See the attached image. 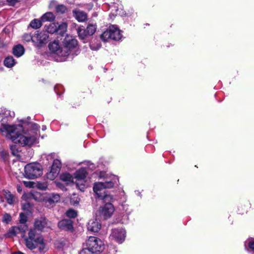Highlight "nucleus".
<instances>
[{"mask_svg":"<svg viewBox=\"0 0 254 254\" xmlns=\"http://www.w3.org/2000/svg\"><path fill=\"white\" fill-rule=\"evenodd\" d=\"M118 182V178L115 175H111L109 178H106L104 183L98 182L94 184L93 191L98 197L102 198L104 201L111 200L112 196L106 194L105 190L106 188H112Z\"/></svg>","mask_w":254,"mask_h":254,"instance_id":"5","label":"nucleus"},{"mask_svg":"<svg viewBox=\"0 0 254 254\" xmlns=\"http://www.w3.org/2000/svg\"><path fill=\"white\" fill-rule=\"evenodd\" d=\"M23 184L26 187L29 188H35V182L32 181H23Z\"/></svg>","mask_w":254,"mask_h":254,"instance_id":"32","label":"nucleus"},{"mask_svg":"<svg viewBox=\"0 0 254 254\" xmlns=\"http://www.w3.org/2000/svg\"><path fill=\"white\" fill-rule=\"evenodd\" d=\"M42 22H43L41 21V19H34L30 22V25L32 28L38 29L41 27Z\"/></svg>","mask_w":254,"mask_h":254,"instance_id":"23","label":"nucleus"},{"mask_svg":"<svg viewBox=\"0 0 254 254\" xmlns=\"http://www.w3.org/2000/svg\"><path fill=\"white\" fill-rule=\"evenodd\" d=\"M100 38L104 42L110 39L117 41L121 39L122 34L121 31L117 26L112 25L101 35Z\"/></svg>","mask_w":254,"mask_h":254,"instance_id":"8","label":"nucleus"},{"mask_svg":"<svg viewBox=\"0 0 254 254\" xmlns=\"http://www.w3.org/2000/svg\"><path fill=\"white\" fill-rule=\"evenodd\" d=\"M4 3V2H0V6L3 5Z\"/></svg>","mask_w":254,"mask_h":254,"instance_id":"43","label":"nucleus"},{"mask_svg":"<svg viewBox=\"0 0 254 254\" xmlns=\"http://www.w3.org/2000/svg\"><path fill=\"white\" fill-rule=\"evenodd\" d=\"M56 183V185L57 186H59L60 187V183H58V182H55Z\"/></svg>","mask_w":254,"mask_h":254,"instance_id":"44","label":"nucleus"},{"mask_svg":"<svg viewBox=\"0 0 254 254\" xmlns=\"http://www.w3.org/2000/svg\"><path fill=\"white\" fill-rule=\"evenodd\" d=\"M74 16L79 22H83L87 18L86 14L82 11L75 10L73 11Z\"/></svg>","mask_w":254,"mask_h":254,"instance_id":"16","label":"nucleus"},{"mask_svg":"<svg viewBox=\"0 0 254 254\" xmlns=\"http://www.w3.org/2000/svg\"><path fill=\"white\" fill-rule=\"evenodd\" d=\"M66 215L70 218H75L77 216V212L73 209H69L66 212Z\"/></svg>","mask_w":254,"mask_h":254,"instance_id":"28","label":"nucleus"},{"mask_svg":"<svg viewBox=\"0 0 254 254\" xmlns=\"http://www.w3.org/2000/svg\"><path fill=\"white\" fill-rule=\"evenodd\" d=\"M35 188L41 190H45L47 188V186L45 183L37 182L35 183Z\"/></svg>","mask_w":254,"mask_h":254,"instance_id":"30","label":"nucleus"},{"mask_svg":"<svg viewBox=\"0 0 254 254\" xmlns=\"http://www.w3.org/2000/svg\"><path fill=\"white\" fill-rule=\"evenodd\" d=\"M101 45L100 43H97L96 44L92 42L90 45V47L92 50L97 51L99 50Z\"/></svg>","mask_w":254,"mask_h":254,"instance_id":"33","label":"nucleus"},{"mask_svg":"<svg viewBox=\"0 0 254 254\" xmlns=\"http://www.w3.org/2000/svg\"><path fill=\"white\" fill-rule=\"evenodd\" d=\"M118 14V10H117L116 14Z\"/></svg>","mask_w":254,"mask_h":254,"instance_id":"48","label":"nucleus"},{"mask_svg":"<svg viewBox=\"0 0 254 254\" xmlns=\"http://www.w3.org/2000/svg\"><path fill=\"white\" fill-rule=\"evenodd\" d=\"M58 226L63 230H70L72 229V222L70 219H64L59 222Z\"/></svg>","mask_w":254,"mask_h":254,"instance_id":"15","label":"nucleus"},{"mask_svg":"<svg viewBox=\"0 0 254 254\" xmlns=\"http://www.w3.org/2000/svg\"><path fill=\"white\" fill-rule=\"evenodd\" d=\"M86 175L87 172L85 169L81 168L75 172L74 177L70 174L65 173L61 175L60 178L67 184H75L77 188L83 191L89 185L86 179Z\"/></svg>","mask_w":254,"mask_h":254,"instance_id":"4","label":"nucleus"},{"mask_svg":"<svg viewBox=\"0 0 254 254\" xmlns=\"http://www.w3.org/2000/svg\"><path fill=\"white\" fill-rule=\"evenodd\" d=\"M60 200V196L58 194H52L44 199L45 204L48 207L52 206V204L58 202Z\"/></svg>","mask_w":254,"mask_h":254,"instance_id":"13","label":"nucleus"},{"mask_svg":"<svg viewBox=\"0 0 254 254\" xmlns=\"http://www.w3.org/2000/svg\"><path fill=\"white\" fill-rule=\"evenodd\" d=\"M60 164H61V163L59 160H55L52 168L56 169L57 168V167H59V169H60Z\"/></svg>","mask_w":254,"mask_h":254,"instance_id":"36","label":"nucleus"},{"mask_svg":"<svg viewBox=\"0 0 254 254\" xmlns=\"http://www.w3.org/2000/svg\"><path fill=\"white\" fill-rule=\"evenodd\" d=\"M24 230L23 228H21L19 227L14 226L9 229L7 235L9 237H12L15 236L21 232H24Z\"/></svg>","mask_w":254,"mask_h":254,"instance_id":"18","label":"nucleus"},{"mask_svg":"<svg viewBox=\"0 0 254 254\" xmlns=\"http://www.w3.org/2000/svg\"><path fill=\"white\" fill-rule=\"evenodd\" d=\"M86 33L89 36H91L94 34L96 30V25L95 24H89L86 28Z\"/></svg>","mask_w":254,"mask_h":254,"instance_id":"24","label":"nucleus"},{"mask_svg":"<svg viewBox=\"0 0 254 254\" xmlns=\"http://www.w3.org/2000/svg\"><path fill=\"white\" fill-rule=\"evenodd\" d=\"M56 11L57 12L64 13L66 11V7L64 5H58L56 6Z\"/></svg>","mask_w":254,"mask_h":254,"instance_id":"29","label":"nucleus"},{"mask_svg":"<svg viewBox=\"0 0 254 254\" xmlns=\"http://www.w3.org/2000/svg\"><path fill=\"white\" fill-rule=\"evenodd\" d=\"M77 33L79 38L81 39H84L87 36H89L86 33V30L82 28V27L78 28L77 30Z\"/></svg>","mask_w":254,"mask_h":254,"instance_id":"25","label":"nucleus"},{"mask_svg":"<svg viewBox=\"0 0 254 254\" xmlns=\"http://www.w3.org/2000/svg\"><path fill=\"white\" fill-rule=\"evenodd\" d=\"M115 211L113 205L110 203H106L104 205L100 206L98 212L100 217L103 219L110 218Z\"/></svg>","mask_w":254,"mask_h":254,"instance_id":"10","label":"nucleus"},{"mask_svg":"<svg viewBox=\"0 0 254 254\" xmlns=\"http://www.w3.org/2000/svg\"><path fill=\"white\" fill-rule=\"evenodd\" d=\"M87 227L88 231L97 232L100 229L101 225L99 219L94 218L89 220Z\"/></svg>","mask_w":254,"mask_h":254,"instance_id":"12","label":"nucleus"},{"mask_svg":"<svg viewBox=\"0 0 254 254\" xmlns=\"http://www.w3.org/2000/svg\"><path fill=\"white\" fill-rule=\"evenodd\" d=\"M11 150H12V149H13V146H11Z\"/></svg>","mask_w":254,"mask_h":254,"instance_id":"47","label":"nucleus"},{"mask_svg":"<svg viewBox=\"0 0 254 254\" xmlns=\"http://www.w3.org/2000/svg\"><path fill=\"white\" fill-rule=\"evenodd\" d=\"M73 197H74V198L72 197L71 198L70 202L73 205H76V204H78L79 202V198L77 197H76L75 196V195H73Z\"/></svg>","mask_w":254,"mask_h":254,"instance_id":"35","label":"nucleus"},{"mask_svg":"<svg viewBox=\"0 0 254 254\" xmlns=\"http://www.w3.org/2000/svg\"><path fill=\"white\" fill-rule=\"evenodd\" d=\"M2 222L5 223H8L11 220V217L10 214L5 213L2 217Z\"/></svg>","mask_w":254,"mask_h":254,"instance_id":"31","label":"nucleus"},{"mask_svg":"<svg viewBox=\"0 0 254 254\" xmlns=\"http://www.w3.org/2000/svg\"><path fill=\"white\" fill-rule=\"evenodd\" d=\"M32 194L24 193L22 196V199L24 200L27 201L28 199L32 196Z\"/></svg>","mask_w":254,"mask_h":254,"instance_id":"37","label":"nucleus"},{"mask_svg":"<svg viewBox=\"0 0 254 254\" xmlns=\"http://www.w3.org/2000/svg\"><path fill=\"white\" fill-rule=\"evenodd\" d=\"M10 5H13L18 0H6Z\"/></svg>","mask_w":254,"mask_h":254,"instance_id":"39","label":"nucleus"},{"mask_svg":"<svg viewBox=\"0 0 254 254\" xmlns=\"http://www.w3.org/2000/svg\"><path fill=\"white\" fill-rule=\"evenodd\" d=\"M15 64L14 59L12 57H8L4 60V64L7 67H11Z\"/></svg>","mask_w":254,"mask_h":254,"instance_id":"22","label":"nucleus"},{"mask_svg":"<svg viewBox=\"0 0 254 254\" xmlns=\"http://www.w3.org/2000/svg\"><path fill=\"white\" fill-rule=\"evenodd\" d=\"M3 195L9 204H13L17 201V198L8 190H3Z\"/></svg>","mask_w":254,"mask_h":254,"instance_id":"14","label":"nucleus"},{"mask_svg":"<svg viewBox=\"0 0 254 254\" xmlns=\"http://www.w3.org/2000/svg\"><path fill=\"white\" fill-rule=\"evenodd\" d=\"M49 34L45 31H37L32 37H29L35 45L38 47H41L43 44L47 43L48 41Z\"/></svg>","mask_w":254,"mask_h":254,"instance_id":"9","label":"nucleus"},{"mask_svg":"<svg viewBox=\"0 0 254 254\" xmlns=\"http://www.w3.org/2000/svg\"><path fill=\"white\" fill-rule=\"evenodd\" d=\"M122 207V209L124 210L125 211L127 212L128 210V205L126 204H123L121 205Z\"/></svg>","mask_w":254,"mask_h":254,"instance_id":"38","label":"nucleus"},{"mask_svg":"<svg viewBox=\"0 0 254 254\" xmlns=\"http://www.w3.org/2000/svg\"><path fill=\"white\" fill-rule=\"evenodd\" d=\"M14 115L13 112L7 109L1 111V132L14 143H19L22 146H31L36 143L39 136L40 127L35 123H31L28 125L29 129L24 131L21 125H9L4 123L6 120L12 118Z\"/></svg>","mask_w":254,"mask_h":254,"instance_id":"1","label":"nucleus"},{"mask_svg":"<svg viewBox=\"0 0 254 254\" xmlns=\"http://www.w3.org/2000/svg\"><path fill=\"white\" fill-rule=\"evenodd\" d=\"M47 225V223L45 219L35 221L34 228L29 231L28 237L25 239V245L28 249L33 250L38 248L42 253H45L48 250L44 238L38 233V231L42 230Z\"/></svg>","mask_w":254,"mask_h":254,"instance_id":"3","label":"nucleus"},{"mask_svg":"<svg viewBox=\"0 0 254 254\" xmlns=\"http://www.w3.org/2000/svg\"><path fill=\"white\" fill-rule=\"evenodd\" d=\"M42 166L37 163H29L24 168V176L28 179H34L42 175Z\"/></svg>","mask_w":254,"mask_h":254,"instance_id":"7","label":"nucleus"},{"mask_svg":"<svg viewBox=\"0 0 254 254\" xmlns=\"http://www.w3.org/2000/svg\"><path fill=\"white\" fill-rule=\"evenodd\" d=\"M30 207V204L29 203H26L25 204H23V209H26Z\"/></svg>","mask_w":254,"mask_h":254,"instance_id":"40","label":"nucleus"},{"mask_svg":"<svg viewBox=\"0 0 254 254\" xmlns=\"http://www.w3.org/2000/svg\"><path fill=\"white\" fill-rule=\"evenodd\" d=\"M12 153L14 155H16V154L14 153V152L12 150Z\"/></svg>","mask_w":254,"mask_h":254,"instance_id":"46","label":"nucleus"},{"mask_svg":"<svg viewBox=\"0 0 254 254\" xmlns=\"http://www.w3.org/2000/svg\"><path fill=\"white\" fill-rule=\"evenodd\" d=\"M67 24L65 22H62L61 24L58 23V31L60 34H63L64 33L67 29Z\"/></svg>","mask_w":254,"mask_h":254,"instance_id":"26","label":"nucleus"},{"mask_svg":"<svg viewBox=\"0 0 254 254\" xmlns=\"http://www.w3.org/2000/svg\"><path fill=\"white\" fill-rule=\"evenodd\" d=\"M22 189L21 186H20V185H17V191L19 192H21L22 191Z\"/></svg>","mask_w":254,"mask_h":254,"instance_id":"41","label":"nucleus"},{"mask_svg":"<svg viewBox=\"0 0 254 254\" xmlns=\"http://www.w3.org/2000/svg\"><path fill=\"white\" fill-rule=\"evenodd\" d=\"M247 245L249 248L254 252V240L251 239L245 242V247L247 248Z\"/></svg>","mask_w":254,"mask_h":254,"instance_id":"27","label":"nucleus"},{"mask_svg":"<svg viewBox=\"0 0 254 254\" xmlns=\"http://www.w3.org/2000/svg\"><path fill=\"white\" fill-rule=\"evenodd\" d=\"M13 254H24L19 251V252H16V253H14Z\"/></svg>","mask_w":254,"mask_h":254,"instance_id":"42","label":"nucleus"},{"mask_svg":"<svg viewBox=\"0 0 254 254\" xmlns=\"http://www.w3.org/2000/svg\"><path fill=\"white\" fill-rule=\"evenodd\" d=\"M50 52L59 62L65 61L69 57L77 55L79 49L77 40L70 35H67L60 44L58 40H55L49 45Z\"/></svg>","mask_w":254,"mask_h":254,"instance_id":"2","label":"nucleus"},{"mask_svg":"<svg viewBox=\"0 0 254 254\" xmlns=\"http://www.w3.org/2000/svg\"><path fill=\"white\" fill-rule=\"evenodd\" d=\"M55 19V16L54 14L51 12H47L43 14L41 17V19L43 22H52L54 21Z\"/></svg>","mask_w":254,"mask_h":254,"instance_id":"17","label":"nucleus"},{"mask_svg":"<svg viewBox=\"0 0 254 254\" xmlns=\"http://www.w3.org/2000/svg\"><path fill=\"white\" fill-rule=\"evenodd\" d=\"M58 23H52L47 27L46 32L49 33H54L58 31Z\"/></svg>","mask_w":254,"mask_h":254,"instance_id":"20","label":"nucleus"},{"mask_svg":"<svg viewBox=\"0 0 254 254\" xmlns=\"http://www.w3.org/2000/svg\"><path fill=\"white\" fill-rule=\"evenodd\" d=\"M59 172V167H57V168L51 169V171L47 174V178L50 180H54L55 177L58 175Z\"/></svg>","mask_w":254,"mask_h":254,"instance_id":"21","label":"nucleus"},{"mask_svg":"<svg viewBox=\"0 0 254 254\" xmlns=\"http://www.w3.org/2000/svg\"><path fill=\"white\" fill-rule=\"evenodd\" d=\"M126 231L123 228L114 229L111 234L112 239H114L119 244L122 243L126 238Z\"/></svg>","mask_w":254,"mask_h":254,"instance_id":"11","label":"nucleus"},{"mask_svg":"<svg viewBox=\"0 0 254 254\" xmlns=\"http://www.w3.org/2000/svg\"><path fill=\"white\" fill-rule=\"evenodd\" d=\"M87 248L81 250L79 254H94V253L102 251L104 249L103 242L99 238L89 237L86 241Z\"/></svg>","mask_w":254,"mask_h":254,"instance_id":"6","label":"nucleus"},{"mask_svg":"<svg viewBox=\"0 0 254 254\" xmlns=\"http://www.w3.org/2000/svg\"><path fill=\"white\" fill-rule=\"evenodd\" d=\"M13 54L17 57H20L24 53V49L21 45H17L13 49Z\"/></svg>","mask_w":254,"mask_h":254,"instance_id":"19","label":"nucleus"},{"mask_svg":"<svg viewBox=\"0 0 254 254\" xmlns=\"http://www.w3.org/2000/svg\"><path fill=\"white\" fill-rule=\"evenodd\" d=\"M42 129L43 130H45L46 129V127L45 126H43V127H42Z\"/></svg>","mask_w":254,"mask_h":254,"instance_id":"45","label":"nucleus"},{"mask_svg":"<svg viewBox=\"0 0 254 254\" xmlns=\"http://www.w3.org/2000/svg\"><path fill=\"white\" fill-rule=\"evenodd\" d=\"M27 221V216L23 213L20 214V222L22 224L25 223Z\"/></svg>","mask_w":254,"mask_h":254,"instance_id":"34","label":"nucleus"}]
</instances>
